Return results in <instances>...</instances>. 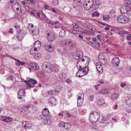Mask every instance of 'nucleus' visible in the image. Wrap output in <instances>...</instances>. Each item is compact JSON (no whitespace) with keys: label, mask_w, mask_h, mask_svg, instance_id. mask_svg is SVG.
<instances>
[{"label":"nucleus","mask_w":131,"mask_h":131,"mask_svg":"<svg viewBox=\"0 0 131 131\" xmlns=\"http://www.w3.org/2000/svg\"><path fill=\"white\" fill-rule=\"evenodd\" d=\"M100 117V114L96 111L91 112L89 116V120L90 122L94 123L98 120Z\"/></svg>","instance_id":"obj_1"},{"label":"nucleus","mask_w":131,"mask_h":131,"mask_svg":"<svg viewBox=\"0 0 131 131\" xmlns=\"http://www.w3.org/2000/svg\"><path fill=\"white\" fill-rule=\"evenodd\" d=\"M42 68L45 71L50 73L53 70V67L52 65L49 62H44L42 65Z\"/></svg>","instance_id":"obj_2"},{"label":"nucleus","mask_w":131,"mask_h":131,"mask_svg":"<svg viewBox=\"0 0 131 131\" xmlns=\"http://www.w3.org/2000/svg\"><path fill=\"white\" fill-rule=\"evenodd\" d=\"M89 71V68L86 67L83 68L82 70H78L76 74V76L79 77L83 76L87 73Z\"/></svg>","instance_id":"obj_3"},{"label":"nucleus","mask_w":131,"mask_h":131,"mask_svg":"<svg viewBox=\"0 0 131 131\" xmlns=\"http://www.w3.org/2000/svg\"><path fill=\"white\" fill-rule=\"evenodd\" d=\"M94 0H85L83 4L84 7L85 9H90L94 4Z\"/></svg>","instance_id":"obj_4"},{"label":"nucleus","mask_w":131,"mask_h":131,"mask_svg":"<svg viewBox=\"0 0 131 131\" xmlns=\"http://www.w3.org/2000/svg\"><path fill=\"white\" fill-rule=\"evenodd\" d=\"M37 82L36 80H33L32 79H29L27 80H25L26 85L27 88H32L35 85V84H37Z\"/></svg>","instance_id":"obj_5"},{"label":"nucleus","mask_w":131,"mask_h":131,"mask_svg":"<svg viewBox=\"0 0 131 131\" xmlns=\"http://www.w3.org/2000/svg\"><path fill=\"white\" fill-rule=\"evenodd\" d=\"M117 20L118 22L120 23L125 24L129 21V19L126 16L121 15L117 17Z\"/></svg>","instance_id":"obj_6"},{"label":"nucleus","mask_w":131,"mask_h":131,"mask_svg":"<svg viewBox=\"0 0 131 131\" xmlns=\"http://www.w3.org/2000/svg\"><path fill=\"white\" fill-rule=\"evenodd\" d=\"M41 47V43L40 41L39 40L37 41L34 43L33 47L31 48V51H33V49H34L35 51H36Z\"/></svg>","instance_id":"obj_7"},{"label":"nucleus","mask_w":131,"mask_h":131,"mask_svg":"<svg viewBox=\"0 0 131 131\" xmlns=\"http://www.w3.org/2000/svg\"><path fill=\"white\" fill-rule=\"evenodd\" d=\"M130 9V7L127 5H123L120 8L121 13L122 14L126 13L129 11Z\"/></svg>","instance_id":"obj_8"},{"label":"nucleus","mask_w":131,"mask_h":131,"mask_svg":"<svg viewBox=\"0 0 131 131\" xmlns=\"http://www.w3.org/2000/svg\"><path fill=\"white\" fill-rule=\"evenodd\" d=\"M42 114L43 117H41L42 119H46L47 117H48L50 115L49 111L47 108H45L42 111Z\"/></svg>","instance_id":"obj_9"},{"label":"nucleus","mask_w":131,"mask_h":131,"mask_svg":"<svg viewBox=\"0 0 131 131\" xmlns=\"http://www.w3.org/2000/svg\"><path fill=\"white\" fill-rule=\"evenodd\" d=\"M73 7L76 10H78L80 9L81 3L80 0H74Z\"/></svg>","instance_id":"obj_10"},{"label":"nucleus","mask_w":131,"mask_h":131,"mask_svg":"<svg viewBox=\"0 0 131 131\" xmlns=\"http://www.w3.org/2000/svg\"><path fill=\"white\" fill-rule=\"evenodd\" d=\"M111 63L115 67H117L119 64V60L117 57H114L111 61Z\"/></svg>","instance_id":"obj_11"},{"label":"nucleus","mask_w":131,"mask_h":131,"mask_svg":"<svg viewBox=\"0 0 131 131\" xmlns=\"http://www.w3.org/2000/svg\"><path fill=\"white\" fill-rule=\"evenodd\" d=\"M73 26L72 32L73 33L78 34L79 31H81L82 30V28L79 27L77 25H75L74 26L73 25Z\"/></svg>","instance_id":"obj_12"},{"label":"nucleus","mask_w":131,"mask_h":131,"mask_svg":"<svg viewBox=\"0 0 131 131\" xmlns=\"http://www.w3.org/2000/svg\"><path fill=\"white\" fill-rule=\"evenodd\" d=\"M29 32L33 35H38L39 32L38 28L37 27L35 26L34 29L30 30Z\"/></svg>","instance_id":"obj_13"},{"label":"nucleus","mask_w":131,"mask_h":131,"mask_svg":"<svg viewBox=\"0 0 131 131\" xmlns=\"http://www.w3.org/2000/svg\"><path fill=\"white\" fill-rule=\"evenodd\" d=\"M55 38V35L53 33L50 32L48 34L47 38L48 41H52L54 40Z\"/></svg>","instance_id":"obj_14"},{"label":"nucleus","mask_w":131,"mask_h":131,"mask_svg":"<svg viewBox=\"0 0 131 131\" xmlns=\"http://www.w3.org/2000/svg\"><path fill=\"white\" fill-rule=\"evenodd\" d=\"M96 66L98 72L100 73H102L103 72V69L100 63L99 62L97 63L96 64Z\"/></svg>","instance_id":"obj_15"},{"label":"nucleus","mask_w":131,"mask_h":131,"mask_svg":"<svg viewBox=\"0 0 131 131\" xmlns=\"http://www.w3.org/2000/svg\"><path fill=\"white\" fill-rule=\"evenodd\" d=\"M25 94V90L22 89L20 90L18 93V97L19 99L23 98Z\"/></svg>","instance_id":"obj_16"},{"label":"nucleus","mask_w":131,"mask_h":131,"mask_svg":"<svg viewBox=\"0 0 131 131\" xmlns=\"http://www.w3.org/2000/svg\"><path fill=\"white\" fill-rule=\"evenodd\" d=\"M56 102V99L52 96L50 97L48 101L49 103H50V104L52 105L53 104L54 105L55 104Z\"/></svg>","instance_id":"obj_17"},{"label":"nucleus","mask_w":131,"mask_h":131,"mask_svg":"<svg viewBox=\"0 0 131 131\" xmlns=\"http://www.w3.org/2000/svg\"><path fill=\"white\" fill-rule=\"evenodd\" d=\"M30 67L36 70L38 69L39 68V66L35 62H32L31 63L29 66Z\"/></svg>","instance_id":"obj_18"},{"label":"nucleus","mask_w":131,"mask_h":131,"mask_svg":"<svg viewBox=\"0 0 131 131\" xmlns=\"http://www.w3.org/2000/svg\"><path fill=\"white\" fill-rule=\"evenodd\" d=\"M100 5V3L95 2L94 3V4L93 5L91 8H92L93 9L95 10L97 9Z\"/></svg>","instance_id":"obj_19"},{"label":"nucleus","mask_w":131,"mask_h":131,"mask_svg":"<svg viewBox=\"0 0 131 131\" xmlns=\"http://www.w3.org/2000/svg\"><path fill=\"white\" fill-rule=\"evenodd\" d=\"M56 92L57 93H59V90H51L48 91V93L49 95L51 96L52 95H54L56 94Z\"/></svg>","instance_id":"obj_20"},{"label":"nucleus","mask_w":131,"mask_h":131,"mask_svg":"<svg viewBox=\"0 0 131 131\" xmlns=\"http://www.w3.org/2000/svg\"><path fill=\"white\" fill-rule=\"evenodd\" d=\"M45 47L47 50L49 52H52L54 50L53 47L51 45H46Z\"/></svg>","instance_id":"obj_21"},{"label":"nucleus","mask_w":131,"mask_h":131,"mask_svg":"<svg viewBox=\"0 0 131 131\" xmlns=\"http://www.w3.org/2000/svg\"><path fill=\"white\" fill-rule=\"evenodd\" d=\"M66 31L64 30H61L59 33V36L61 38H63L65 37Z\"/></svg>","instance_id":"obj_22"},{"label":"nucleus","mask_w":131,"mask_h":131,"mask_svg":"<svg viewBox=\"0 0 131 131\" xmlns=\"http://www.w3.org/2000/svg\"><path fill=\"white\" fill-rule=\"evenodd\" d=\"M25 128H29L32 127L31 123L28 121L25 122Z\"/></svg>","instance_id":"obj_23"},{"label":"nucleus","mask_w":131,"mask_h":131,"mask_svg":"<svg viewBox=\"0 0 131 131\" xmlns=\"http://www.w3.org/2000/svg\"><path fill=\"white\" fill-rule=\"evenodd\" d=\"M97 104L99 105H101L103 104H105V102L103 99H101L98 100Z\"/></svg>","instance_id":"obj_24"},{"label":"nucleus","mask_w":131,"mask_h":131,"mask_svg":"<svg viewBox=\"0 0 131 131\" xmlns=\"http://www.w3.org/2000/svg\"><path fill=\"white\" fill-rule=\"evenodd\" d=\"M118 97V94H117L115 93L113 94L111 96L112 99L113 100H116Z\"/></svg>","instance_id":"obj_25"},{"label":"nucleus","mask_w":131,"mask_h":131,"mask_svg":"<svg viewBox=\"0 0 131 131\" xmlns=\"http://www.w3.org/2000/svg\"><path fill=\"white\" fill-rule=\"evenodd\" d=\"M90 45H91L92 46L95 48H98V46L97 45V43L91 42L90 43Z\"/></svg>","instance_id":"obj_26"},{"label":"nucleus","mask_w":131,"mask_h":131,"mask_svg":"<svg viewBox=\"0 0 131 131\" xmlns=\"http://www.w3.org/2000/svg\"><path fill=\"white\" fill-rule=\"evenodd\" d=\"M83 53L81 51L79 53H77L76 54L77 56L78 57V58L81 59L83 56Z\"/></svg>","instance_id":"obj_27"},{"label":"nucleus","mask_w":131,"mask_h":131,"mask_svg":"<svg viewBox=\"0 0 131 131\" xmlns=\"http://www.w3.org/2000/svg\"><path fill=\"white\" fill-rule=\"evenodd\" d=\"M45 119L44 121V123L45 124H47L48 125H51L52 124V121L50 120L49 119Z\"/></svg>","instance_id":"obj_28"},{"label":"nucleus","mask_w":131,"mask_h":131,"mask_svg":"<svg viewBox=\"0 0 131 131\" xmlns=\"http://www.w3.org/2000/svg\"><path fill=\"white\" fill-rule=\"evenodd\" d=\"M16 65L18 66H19L20 65H23L25 64L24 62H22L19 60H17V61L15 62Z\"/></svg>","instance_id":"obj_29"},{"label":"nucleus","mask_w":131,"mask_h":131,"mask_svg":"<svg viewBox=\"0 0 131 131\" xmlns=\"http://www.w3.org/2000/svg\"><path fill=\"white\" fill-rule=\"evenodd\" d=\"M108 91L107 89H101L100 91V93L102 94H106Z\"/></svg>","instance_id":"obj_30"},{"label":"nucleus","mask_w":131,"mask_h":131,"mask_svg":"<svg viewBox=\"0 0 131 131\" xmlns=\"http://www.w3.org/2000/svg\"><path fill=\"white\" fill-rule=\"evenodd\" d=\"M40 57V53H37L34 56V58L35 60H37Z\"/></svg>","instance_id":"obj_31"},{"label":"nucleus","mask_w":131,"mask_h":131,"mask_svg":"<svg viewBox=\"0 0 131 131\" xmlns=\"http://www.w3.org/2000/svg\"><path fill=\"white\" fill-rule=\"evenodd\" d=\"M52 25H55V27L56 28H58L59 27V22H54L51 23Z\"/></svg>","instance_id":"obj_32"},{"label":"nucleus","mask_w":131,"mask_h":131,"mask_svg":"<svg viewBox=\"0 0 131 131\" xmlns=\"http://www.w3.org/2000/svg\"><path fill=\"white\" fill-rule=\"evenodd\" d=\"M65 41V39H63L60 41H59V43L60 44L62 45H66V43Z\"/></svg>","instance_id":"obj_33"},{"label":"nucleus","mask_w":131,"mask_h":131,"mask_svg":"<svg viewBox=\"0 0 131 131\" xmlns=\"http://www.w3.org/2000/svg\"><path fill=\"white\" fill-rule=\"evenodd\" d=\"M59 77L62 79H63L65 78V76L64 73H60L59 75Z\"/></svg>","instance_id":"obj_34"},{"label":"nucleus","mask_w":131,"mask_h":131,"mask_svg":"<svg viewBox=\"0 0 131 131\" xmlns=\"http://www.w3.org/2000/svg\"><path fill=\"white\" fill-rule=\"evenodd\" d=\"M64 128H66L67 129H69L71 127V126L69 124L67 123H65L64 125Z\"/></svg>","instance_id":"obj_35"},{"label":"nucleus","mask_w":131,"mask_h":131,"mask_svg":"<svg viewBox=\"0 0 131 131\" xmlns=\"http://www.w3.org/2000/svg\"><path fill=\"white\" fill-rule=\"evenodd\" d=\"M65 123L63 122H60L59 124L58 125V126L59 127H64V125Z\"/></svg>","instance_id":"obj_36"},{"label":"nucleus","mask_w":131,"mask_h":131,"mask_svg":"<svg viewBox=\"0 0 131 131\" xmlns=\"http://www.w3.org/2000/svg\"><path fill=\"white\" fill-rule=\"evenodd\" d=\"M124 2L128 6L131 5V0H125Z\"/></svg>","instance_id":"obj_37"},{"label":"nucleus","mask_w":131,"mask_h":131,"mask_svg":"<svg viewBox=\"0 0 131 131\" xmlns=\"http://www.w3.org/2000/svg\"><path fill=\"white\" fill-rule=\"evenodd\" d=\"M33 24H29L28 25V28L30 31V29L31 28H33Z\"/></svg>","instance_id":"obj_38"},{"label":"nucleus","mask_w":131,"mask_h":131,"mask_svg":"<svg viewBox=\"0 0 131 131\" xmlns=\"http://www.w3.org/2000/svg\"><path fill=\"white\" fill-rule=\"evenodd\" d=\"M77 101H78L77 103V106H80V105H82V103L83 100H79H79H77Z\"/></svg>","instance_id":"obj_39"},{"label":"nucleus","mask_w":131,"mask_h":131,"mask_svg":"<svg viewBox=\"0 0 131 131\" xmlns=\"http://www.w3.org/2000/svg\"><path fill=\"white\" fill-rule=\"evenodd\" d=\"M66 45H68L72 43V41L70 39H65Z\"/></svg>","instance_id":"obj_40"},{"label":"nucleus","mask_w":131,"mask_h":131,"mask_svg":"<svg viewBox=\"0 0 131 131\" xmlns=\"http://www.w3.org/2000/svg\"><path fill=\"white\" fill-rule=\"evenodd\" d=\"M7 117L2 116L1 117V119L2 121L6 122Z\"/></svg>","instance_id":"obj_41"},{"label":"nucleus","mask_w":131,"mask_h":131,"mask_svg":"<svg viewBox=\"0 0 131 131\" xmlns=\"http://www.w3.org/2000/svg\"><path fill=\"white\" fill-rule=\"evenodd\" d=\"M58 3V2L57 0H53L52 4L56 6Z\"/></svg>","instance_id":"obj_42"},{"label":"nucleus","mask_w":131,"mask_h":131,"mask_svg":"<svg viewBox=\"0 0 131 131\" xmlns=\"http://www.w3.org/2000/svg\"><path fill=\"white\" fill-rule=\"evenodd\" d=\"M99 15L98 14V13L97 12H95L93 13L92 14V17H95V16H98Z\"/></svg>","instance_id":"obj_43"},{"label":"nucleus","mask_w":131,"mask_h":131,"mask_svg":"<svg viewBox=\"0 0 131 131\" xmlns=\"http://www.w3.org/2000/svg\"><path fill=\"white\" fill-rule=\"evenodd\" d=\"M109 18V17L108 15H105L103 16V18L104 20H107Z\"/></svg>","instance_id":"obj_44"},{"label":"nucleus","mask_w":131,"mask_h":131,"mask_svg":"<svg viewBox=\"0 0 131 131\" xmlns=\"http://www.w3.org/2000/svg\"><path fill=\"white\" fill-rule=\"evenodd\" d=\"M6 122H12L13 121L12 119L10 117H7Z\"/></svg>","instance_id":"obj_45"},{"label":"nucleus","mask_w":131,"mask_h":131,"mask_svg":"<svg viewBox=\"0 0 131 131\" xmlns=\"http://www.w3.org/2000/svg\"><path fill=\"white\" fill-rule=\"evenodd\" d=\"M127 33H128V32H125L124 31H120L118 32V34H120V35L122 34H125Z\"/></svg>","instance_id":"obj_46"},{"label":"nucleus","mask_w":131,"mask_h":131,"mask_svg":"<svg viewBox=\"0 0 131 131\" xmlns=\"http://www.w3.org/2000/svg\"><path fill=\"white\" fill-rule=\"evenodd\" d=\"M101 56L99 55L98 56V58L99 59V60H100V61H101V60H103V61H105V58H102L101 57Z\"/></svg>","instance_id":"obj_47"},{"label":"nucleus","mask_w":131,"mask_h":131,"mask_svg":"<svg viewBox=\"0 0 131 131\" xmlns=\"http://www.w3.org/2000/svg\"><path fill=\"white\" fill-rule=\"evenodd\" d=\"M79 64V62H77V68L78 69V68H79V70H82L83 68H82V67L81 66H78V64Z\"/></svg>","instance_id":"obj_48"},{"label":"nucleus","mask_w":131,"mask_h":131,"mask_svg":"<svg viewBox=\"0 0 131 131\" xmlns=\"http://www.w3.org/2000/svg\"><path fill=\"white\" fill-rule=\"evenodd\" d=\"M66 82L68 84H71L72 83V81L70 79H67L66 80Z\"/></svg>","instance_id":"obj_49"},{"label":"nucleus","mask_w":131,"mask_h":131,"mask_svg":"<svg viewBox=\"0 0 131 131\" xmlns=\"http://www.w3.org/2000/svg\"><path fill=\"white\" fill-rule=\"evenodd\" d=\"M31 13L32 15H35V14L37 13L36 11L35 10H32L31 12Z\"/></svg>","instance_id":"obj_50"},{"label":"nucleus","mask_w":131,"mask_h":131,"mask_svg":"<svg viewBox=\"0 0 131 131\" xmlns=\"http://www.w3.org/2000/svg\"><path fill=\"white\" fill-rule=\"evenodd\" d=\"M126 85V83H124L122 82V83H121V86L123 88L125 86V85Z\"/></svg>","instance_id":"obj_51"},{"label":"nucleus","mask_w":131,"mask_h":131,"mask_svg":"<svg viewBox=\"0 0 131 131\" xmlns=\"http://www.w3.org/2000/svg\"><path fill=\"white\" fill-rule=\"evenodd\" d=\"M80 94H77V96H78V98L77 99V100H79H79H81V98L82 97H81V96H80Z\"/></svg>","instance_id":"obj_52"},{"label":"nucleus","mask_w":131,"mask_h":131,"mask_svg":"<svg viewBox=\"0 0 131 131\" xmlns=\"http://www.w3.org/2000/svg\"><path fill=\"white\" fill-rule=\"evenodd\" d=\"M127 40H130L131 39V34H129L128 35L127 37Z\"/></svg>","instance_id":"obj_53"},{"label":"nucleus","mask_w":131,"mask_h":131,"mask_svg":"<svg viewBox=\"0 0 131 131\" xmlns=\"http://www.w3.org/2000/svg\"><path fill=\"white\" fill-rule=\"evenodd\" d=\"M94 99V96L93 95H92L90 96V100L91 101H92Z\"/></svg>","instance_id":"obj_54"},{"label":"nucleus","mask_w":131,"mask_h":131,"mask_svg":"<svg viewBox=\"0 0 131 131\" xmlns=\"http://www.w3.org/2000/svg\"><path fill=\"white\" fill-rule=\"evenodd\" d=\"M78 94H80V96L82 97L83 98H84V94L82 93H79Z\"/></svg>","instance_id":"obj_55"},{"label":"nucleus","mask_w":131,"mask_h":131,"mask_svg":"<svg viewBox=\"0 0 131 131\" xmlns=\"http://www.w3.org/2000/svg\"><path fill=\"white\" fill-rule=\"evenodd\" d=\"M33 50L32 51H31V49H30V52L31 54H34L35 53V51L34 50V49H33Z\"/></svg>","instance_id":"obj_56"},{"label":"nucleus","mask_w":131,"mask_h":131,"mask_svg":"<svg viewBox=\"0 0 131 131\" xmlns=\"http://www.w3.org/2000/svg\"><path fill=\"white\" fill-rule=\"evenodd\" d=\"M99 82L101 84H104V81L102 80H100L99 81Z\"/></svg>","instance_id":"obj_57"},{"label":"nucleus","mask_w":131,"mask_h":131,"mask_svg":"<svg viewBox=\"0 0 131 131\" xmlns=\"http://www.w3.org/2000/svg\"><path fill=\"white\" fill-rule=\"evenodd\" d=\"M97 38L99 40V41H100L101 38V36L100 35H98L97 36Z\"/></svg>","instance_id":"obj_58"},{"label":"nucleus","mask_w":131,"mask_h":131,"mask_svg":"<svg viewBox=\"0 0 131 131\" xmlns=\"http://www.w3.org/2000/svg\"><path fill=\"white\" fill-rule=\"evenodd\" d=\"M59 90V92L60 91V87L59 86H56L55 90Z\"/></svg>","instance_id":"obj_59"},{"label":"nucleus","mask_w":131,"mask_h":131,"mask_svg":"<svg viewBox=\"0 0 131 131\" xmlns=\"http://www.w3.org/2000/svg\"><path fill=\"white\" fill-rule=\"evenodd\" d=\"M12 30L13 29L12 28H10L9 30V32L10 33L12 34L13 33Z\"/></svg>","instance_id":"obj_60"},{"label":"nucleus","mask_w":131,"mask_h":131,"mask_svg":"<svg viewBox=\"0 0 131 131\" xmlns=\"http://www.w3.org/2000/svg\"><path fill=\"white\" fill-rule=\"evenodd\" d=\"M7 79L8 80L10 79L12 80V77L11 76H9L7 78Z\"/></svg>","instance_id":"obj_61"},{"label":"nucleus","mask_w":131,"mask_h":131,"mask_svg":"<svg viewBox=\"0 0 131 131\" xmlns=\"http://www.w3.org/2000/svg\"><path fill=\"white\" fill-rule=\"evenodd\" d=\"M106 42L108 44L110 45L111 42H110V41H109L108 40H106Z\"/></svg>","instance_id":"obj_62"},{"label":"nucleus","mask_w":131,"mask_h":131,"mask_svg":"<svg viewBox=\"0 0 131 131\" xmlns=\"http://www.w3.org/2000/svg\"><path fill=\"white\" fill-rule=\"evenodd\" d=\"M58 115L60 117H61V116H63V114L62 113H59L58 114Z\"/></svg>","instance_id":"obj_63"},{"label":"nucleus","mask_w":131,"mask_h":131,"mask_svg":"<svg viewBox=\"0 0 131 131\" xmlns=\"http://www.w3.org/2000/svg\"><path fill=\"white\" fill-rule=\"evenodd\" d=\"M92 40L94 42H96V39L95 38H93L92 39Z\"/></svg>","instance_id":"obj_64"}]
</instances>
